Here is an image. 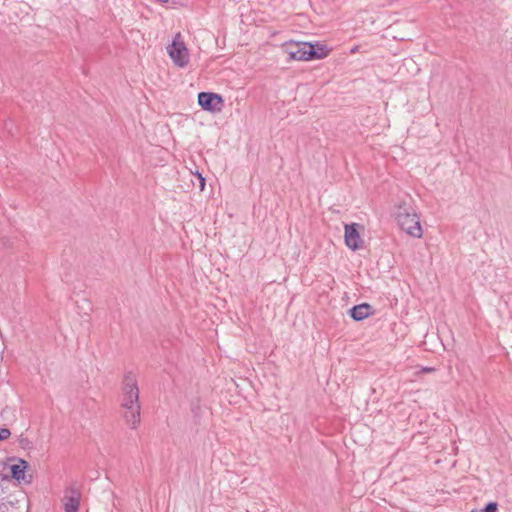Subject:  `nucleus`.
Segmentation results:
<instances>
[{
    "mask_svg": "<svg viewBox=\"0 0 512 512\" xmlns=\"http://www.w3.org/2000/svg\"><path fill=\"white\" fill-rule=\"evenodd\" d=\"M396 219L407 234L415 238L422 237V227L414 208L406 203L399 204L396 210Z\"/></svg>",
    "mask_w": 512,
    "mask_h": 512,
    "instance_id": "obj_1",
    "label": "nucleus"
},
{
    "mask_svg": "<svg viewBox=\"0 0 512 512\" xmlns=\"http://www.w3.org/2000/svg\"><path fill=\"white\" fill-rule=\"evenodd\" d=\"M167 53L176 66L184 68L189 64V50L183 41L181 33H177L174 36L172 43L167 46Z\"/></svg>",
    "mask_w": 512,
    "mask_h": 512,
    "instance_id": "obj_2",
    "label": "nucleus"
},
{
    "mask_svg": "<svg viewBox=\"0 0 512 512\" xmlns=\"http://www.w3.org/2000/svg\"><path fill=\"white\" fill-rule=\"evenodd\" d=\"M139 403V389L132 373L125 375L121 397V408H131Z\"/></svg>",
    "mask_w": 512,
    "mask_h": 512,
    "instance_id": "obj_3",
    "label": "nucleus"
},
{
    "mask_svg": "<svg viewBox=\"0 0 512 512\" xmlns=\"http://www.w3.org/2000/svg\"><path fill=\"white\" fill-rule=\"evenodd\" d=\"M309 42H286L282 45V50L289 56V60L310 61L311 51L307 47Z\"/></svg>",
    "mask_w": 512,
    "mask_h": 512,
    "instance_id": "obj_4",
    "label": "nucleus"
},
{
    "mask_svg": "<svg viewBox=\"0 0 512 512\" xmlns=\"http://www.w3.org/2000/svg\"><path fill=\"white\" fill-rule=\"evenodd\" d=\"M198 104L206 111L219 112L222 109L223 99L216 93L200 92L198 94Z\"/></svg>",
    "mask_w": 512,
    "mask_h": 512,
    "instance_id": "obj_5",
    "label": "nucleus"
},
{
    "mask_svg": "<svg viewBox=\"0 0 512 512\" xmlns=\"http://www.w3.org/2000/svg\"><path fill=\"white\" fill-rule=\"evenodd\" d=\"M81 501V492L74 486L67 487L64 491L62 503L65 512H78Z\"/></svg>",
    "mask_w": 512,
    "mask_h": 512,
    "instance_id": "obj_6",
    "label": "nucleus"
},
{
    "mask_svg": "<svg viewBox=\"0 0 512 512\" xmlns=\"http://www.w3.org/2000/svg\"><path fill=\"white\" fill-rule=\"evenodd\" d=\"M122 415L131 429H136L141 422V406L136 404L131 408H122Z\"/></svg>",
    "mask_w": 512,
    "mask_h": 512,
    "instance_id": "obj_7",
    "label": "nucleus"
},
{
    "mask_svg": "<svg viewBox=\"0 0 512 512\" xmlns=\"http://www.w3.org/2000/svg\"><path fill=\"white\" fill-rule=\"evenodd\" d=\"M345 243L352 250H357L361 246V238L354 224L345 226Z\"/></svg>",
    "mask_w": 512,
    "mask_h": 512,
    "instance_id": "obj_8",
    "label": "nucleus"
},
{
    "mask_svg": "<svg viewBox=\"0 0 512 512\" xmlns=\"http://www.w3.org/2000/svg\"><path fill=\"white\" fill-rule=\"evenodd\" d=\"M373 314V308L368 303H362L349 309V315L355 321H362Z\"/></svg>",
    "mask_w": 512,
    "mask_h": 512,
    "instance_id": "obj_9",
    "label": "nucleus"
},
{
    "mask_svg": "<svg viewBox=\"0 0 512 512\" xmlns=\"http://www.w3.org/2000/svg\"><path fill=\"white\" fill-rule=\"evenodd\" d=\"M309 51H311L313 56H310V60L323 59L328 56L330 50L323 44L320 43H309V46H306Z\"/></svg>",
    "mask_w": 512,
    "mask_h": 512,
    "instance_id": "obj_10",
    "label": "nucleus"
},
{
    "mask_svg": "<svg viewBox=\"0 0 512 512\" xmlns=\"http://www.w3.org/2000/svg\"><path fill=\"white\" fill-rule=\"evenodd\" d=\"M27 462L23 459H19L18 463L11 466V475L17 481L25 480V470L27 468Z\"/></svg>",
    "mask_w": 512,
    "mask_h": 512,
    "instance_id": "obj_11",
    "label": "nucleus"
},
{
    "mask_svg": "<svg viewBox=\"0 0 512 512\" xmlns=\"http://www.w3.org/2000/svg\"><path fill=\"white\" fill-rule=\"evenodd\" d=\"M11 505L13 506L14 505V501L13 500H9V499H1L0 500V512H10V510L7 508V505Z\"/></svg>",
    "mask_w": 512,
    "mask_h": 512,
    "instance_id": "obj_12",
    "label": "nucleus"
},
{
    "mask_svg": "<svg viewBox=\"0 0 512 512\" xmlns=\"http://www.w3.org/2000/svg\"><path fill=\"white\" fill-rule=\"evenodd\" d=\"M196 178L198 181V187L200 188L201 191H203L206 184L205 178L198 172L196 173Z\"/></svg>",
    "mask_w": 512,
    "mask_h": 512,
    "instance_id": "obj_13",
    "label": "nucleus"
},
{
    "mask_svg": "<svg viewBox=\"0 0 512 512\" xmlns=\"http://www.w3.org/2000/svg\"><path fill=\"white\" fill-rule=\"evenodd\" d=\"M496 511H497V503H495V502H489L483 509V512H496Z\"/></svg>",
    "mask_w": 512,
    "mask_h": 512,
    "instance_id": "obj_14",
    "label": "nucleus"
},
{
    "mask_svg": "<svg viewBox=\"0 0 512 512\" xmlns=\"http://www.w3.org/2000/svg\"><path fill=\"white\" fill-rule=\"evenodd\" d=\"M11 435V432L7 428H0V441L8 439Z\"/></svg>",
    "mask_w": 512,
    "mask_h": 512,
    "instance_id": "obj_15",
    "label": "nucleus"
},
{
    "mask_svg": "<svg viewBox=\"0 0 512 512\" xmlns=\"http://www.w3.org/2000/svg\"><path fill=\"white\" fill-rule=\"evenodd\" d=\"M433 371H435V368H433V367H422L417 374H420V373H430V372H433Z\"/></svg>",
    "mask_w": 512,
    "mask_h": 512,
    "instance_id": "obj_16",
    "label": "nucleus"
},
{
    "mask_svg": "<svg viewBox=\"0 0 512 512\" xmlns=\"http://www.w3.org/2000/svg\"><path fill=\"white\" fill-rule=\"evenodd\" d=\"M357 50H358V47L356 46V47H354V48L351 50V53L353 54V53H355Z\"/></svg>",
    "mask_w": 512,
    "mask_h": 512,
    "instance_id": "obj_17",
    "label": "nucleus"
}]
</instances>
